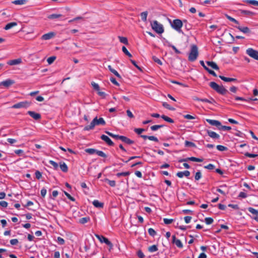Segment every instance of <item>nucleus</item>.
<instances>
[{"mask_svg":"<svg viewBox=\"0 0 258 258\" xmlns=\"http://www.w3.org/2000/svg\"><path fill=\"white\" fill-rule=\"evenodd\" d=\"M105 124L106 122L103 118L100 117L99 119H98L97 117L96 116L93 119V120L91 121V123L89 125L85 126L84 130L89 131L91 130H93L95 125H105Z\"/></svg>","mask_w":258,"mask_h":258,"instance_id":"nucleus-1","label":"nucleus"},{"mask_svg":"<svg viewBox=\"0 0 258 258\" xmlns=\"http://www.w3.org/2000/svg\"><path fill=\"white\" fill-rule=\"evenodd\" d=\"M209 86L211 88L220 94L225 95L228 92L227 90L226 89L223 85L220 86L214 82H210Z\"/></svg>","mask_w":258,"mask_h":258,"instance_id":"nucleus-2","label":"nucleus"},{"mask_svg":"<svg viewBox=\"0 0 258 258\" xmlns=\"http://www.w3.org/2000/svg\"><path fill=\"white\" fill-rule=\"evenodd\" d=\"M198 48L196 45L193 44L191 46V49L188 55V60L190 61H194L198 56Z\"/></svg>","mask_w":258,"mask_h":258,"instance_id":"nucleus-3","label":"nucleus"},{"mask_svg":"<svg viewBox=\"0 0 258 258\" xmlns=\"http://www.w3.org/2000/svg\"><path fill=\"white\" fill-rule=\"evenodd\" d=\"M152 28L157 33L162 34L164 32V28L162 24L156 20L153 21L151 23Z\"/></svg>","mask_w":258,"mask_h":258,"instance_id":"nucleus-4","label":"nucleus"},{"mask_svg":"<svg viewBox=\"0 0 258 258\" xmlns=\"http://www.w3.org/2000/svg\"><path fill=\"white\" fill-rule=\"evenodd\" d=\"M171 26L172 28L178 32L181 33L182 32L181 28L183 26V22L180 19H177L174 20L172 23L171 24Z\"/></svg>","mask_w":258,"mask_h":258,"instance_id":"nucleus-5","label":"nucleus"},{"mask_svg":"<svg viewBox=\"0 0 258 258\" xmlns=\"http://www.w3.org/2000/svg\"><path fill=\"white\" fill-rule=\"evenodd\" d=\"M31 104V102H29L28 101H25L22 102H18L16 104H15L12 106V108H27L29 107Z\"/></svg>","mask_w":258,"mask_h":258,"instance_id":"nucleus-6","label":"nucleus"},{"mask_svg":"<svg viewBox=\"0 0 258 258\" xmlns=\"http://www.w3.org/2000/svg\"><path fill=\"white\" fill-rule=\"evenodd\" d=\"M95 236L99 239L101 243H105L106 245H108L110 247V249L112 248V243L105 237L103 235H100L98 234H95Z\"/></svg>","mask_w":258,"mask_h":258,"instance_id":"nucleus-7","label":"nucleus"},{"mask_svg":"<svg viewBox=\"0 0 258 258\" xmlns=\"http://www.w3.org/2000/svg\"><path fill=\"white\" fill-rule=\"evenodd\" d=\"M246 53L250 57L258 60V51L251 48H249L246 51Z\"/></svg>","mask_w":258,"mask_h":258,"instance_id":"nucleus-8","label":"nucleus"},{"mask_svg":"<svg viewBox=\"0 0 258 258\" xmlns=\"http://www.w3.org/2000/svg\"><path fill=\"white\" fill-rule=\"evenodd\" d=\"M15 83V81L13 80L7 79L0 83L1 86H4L6 88H8L10 86L13 85Z\"/></svg>","mask_w":258,"mask_h":258,"instance_id":"nucleus-9","label":"nucleus"},{"mask_svg":"<svg viewBox=\"0 0 258 258\" xmlns=\"http://www.w3.org/2000/svg\"><path fill=\"white\" fill-rule=\"evenodd\" d=\"M27 113L35 120H39L41 118V116L40 113H36L33 111H28Z\"/></svg>","mask_w":258,"mask_h":258,"instance_id":"nucleus-10","label":"nucleus"},{"mask_svg":"<svg viewBox=\"0 0 258 258\" xmlns=\"http://www.w3.org/2000/svg\"><path fill=\"white\" fill-rule=\"evenodd\" d=\"M100 138L101 140L104 141L108 145L110 146H113L114 144L111 140V139L107 136L102 135L101 136Z\"/></svg>","mask_w":258,"mask_h":258,"instance_id":"nucleus-11","label":"nucleus"},{"mask_svg":"<svg viewBox=\"0 0 258 258\" xmlns=\"http://www.w3.org/2000/svg\"><path fill=\"white\" fill-rule=\"evenodd\" d=\"M206 121L210 123L211 125L216 126L219 130L221 126V123L218 120L206 119Z\"/></svg>","mask_w":258,"mask_h":258,"instance_id":"nucleus-12","label":"nucleus"},{"mask_svg":"<svg viewBox=\"0 0 258 258\" xmlns=\"http://www.w3.org/2000/svg\"><path fill=\"white\" fill-rule=\"evenodd\" d=\"M172 243L173 244H175L177 247L180 248H182L183 247V244H182L181 241L179 239H177L175 235H173L172 236Z\"/></svg>","mask_w":258,"mask_h":258,"instance_id":"nucleus-13","label":"nucleus"},{"mask_svg":"<svg viewBox=\"0 0 258 258\" xmlns=\"http://www.w3.org/2000/svg\"><path fill=\"white\" fill-rule=\"evenodd\" d=\"M55 34L54 32H51L45 34L41 36V39L42 40H49L53 38L55 36Z\"/></svg>","mask_w":258,"mask_h":258,"instance_id":"nucleus-14","label":"nucleus"},{"mask_svg":"<svg viewBox=\"0 0 258 258\" xmlns=\"http://www.w3.org/2000/svg\"><path fill=\"white\" fill-rule=\"evenodd\" d=\"M206 132L208 136L212 139H219L220 138L219 135H218V134L213 131L207 130Z\"/></svg>","mask_w":258,"mask_h":258,"instance_id":"nucleus-15","label":"nucleus"},{"mask_svg":"<svg viewBox=\"0 0 258 258\" xmlns=\"http://www.w3.org/2000/svg\"><path fill=\"white\" fill-rule=\"evenodd\" d=\"M236 28H237L240 31L243 32L245 34H250L251 33V32L249 28L247 27H241L240 26H236Z\"/></svg>","mask_w":258,"mask_h":258,"instance_id":"nucleus-16","label":"nucleus"},{"mask_svg":"<svg viewBox=\"0 0 258 258\" xmlns=\"http://www.w3.org/2000/svg\"><path fill=\"white\" fill-rule=\"evenodd\" d=\"M105 133L107 134L108 136H109L110 137L114 138V139H115L116 140H122V138H123V136H120V135H115L111 132H109L108 131H105Z\"/></svg>","mask_w":258,"mask_h":258,"instance_id":"nucleus-17","label":"nucleus"},{"mask_svg":"<svg viewBox=\"0 0 258 258\" xmlns=\"http://www.w3.org/2000/svg\"><path fill=\"white\" fill-rule=\"evenodd\" d=\"M21 62L22 59L21 58H18L16 59L9 60L7 62V64L10 66H14L20 64Z\"/></svg>","mask_w":258,"mask_h":258,"instance_id":"nucleus-18","label":"nucleus"},{"mask_svg":"<svg viewBox=\"0 0 258 258\" xmlns=\"http://www.w3.org/2000/svg\"><path fill=\"white\" fill-rule=\"evenodd\" d=\"M239 11L240 12L241 14L246 16H252L255 15V13L254 12L249 11L243 10H239Z\"/></svg>","mask_w":258,"mask_h":258,"instance_id":"nucleus-19","label":"nucleus"},{"mask_svg":"<svg viewBox=\"0 0 258 258\" xmlns=\"http://www.w3.org/2000/svg\"><path fill=\"white\" fill-rule=\"evenodd\" d=\"M140 137L145 140L148 139L150 141H154L156 142H158L159 141L158 138L154 136H148L146 135H141Z\"/></svg>","mask_w":258,"mask_h":258,"instance_id":"nucleus-20","label":"nucleus"},{"mask_svg":"<svg viewBox=\"0 0 258 258\" xmlns=\"http://www.w3.org/2000/svg\"><path fill=\"white\" fill-rule=\"evenodd\" d=\"M219 77L223 81L228 82H236L237 81V80L235 78H231L225 77L223 76L220 75Z\"/></svg>","mask_w":258,"mask_h":258,"instance_id":"nucleus-21","label":"nucleus"},{"mask_svg":"<svg viewBox=\"0 0 258 258\" xmlns=\"http://www.w3.org/2000/svg\"><path fill=\"white\" fill-rule=\"evenodd\" d=\"M208 66L211 67L213 69H215L216 70H219V68L218 66V65L214 61H208L206 62Z\"/></svg>","mask_w":258,"mask_h":258,"instance_id":"nucleus-22","label":"nucleus"},{"mask_svg":"<svg viewBox=\"0 0 258 258\" xmlns=\"http://www.w3.org/2000/svg\"><path fill=\"white\" fill-rule=\"evenodd\" d=\"M92 204L94 207L98 208H103L104 206L103 203L100 202L98 200H94Z\"/></svg>","mask_w":258,"mask_h":258,"instance_id":"nucleus-23","label":"nucleus"},{"mask_svg":"<svg viewBox=\"0 0 258 258\" xmlns=\"http://www.w3.org/2000/svg\"><path fill=\"white\" fill-rule=\"evenodd\" d=\"M121 141L127 145H132L135 143L133 140L127 138L125 136H123Z\"/></svg>","mask_w":258,"mask_h":258,"instance_id":"nucleus-24","label":"nucleus"},{"mask_svg":"<svg viewBox=\"0 0 258 258\" xmlns=\"http://www.w3.org/2000/svg\"><path fill=\"white\" fill-rule=\"evenodd\" d=\"M59 166L62 171L67 172L68 171V167L64 162H60Z\"/></svg>","mask_w":258,"mask_h":258,"instance_id":"nucleus-25","label":"nucleus"},{"mask_svg":"<svg viewBox=\"0 0 258 258\" xmlns=\"http://www.w3.org/2000/svg\"><path fill=\"white\" fill-rule=\"evenodd\" d=\"M108 68L109 69V70L112 73H113L115 76H116L117 78L120 79L121 78V76L120 75L118 74V73L114 69H113L111 66L110 65H109L108 66Z\"/></svg>","mask_w":258,"mask_h":258,"instance_id":"nucleus-26","label":"nucleus"},{"mask_svg":"<svg viewBox=\"0 0 258 258\" xmlns=\"http://www.w3.org/2000/svg\"><path fill=\"white\" fill-rule=\"evenodd\" d=\"M17 23L16 22H11V23L7 24L5 26L4 29L5 30H9V29L13 28V27L17 26Z\"/></svg>","mask_w":258,"mask_h":258,"instance_id":"nucleus-27","label":"nucleus"},{"mask_svg":"<svg viewBox=\"0 0 258 258\" xmlns=\"http://www.w3.org/2000/svg\"><path fill=\"white\" fill-rule=\"evenodd\" d=\"M89 217H85L79 219V223L82 224L87 223L90 221Z\"/></svg>","mask_w":258,"mask_h":258,"instance_id":"nucleus-28","label":"nucleus"},{"mask_svg":"<svg viewBox=\"0 0 258 258\" xmlns=\"http://www.w3.org/2000/svg\"><path fill=\"white\" fill-rule=\"evenodd\" d=\"M61 17H62V15H61V14H53L49 15L47 17V18L49 19H54L59 18Z\"/></svg>","mask_w":258,"mask_h":258,"instance_id":"nucleus-29","label":"nucleus"},{"mask_svg":"<svg viewBox=\"0 0 258 258\" xmlns=\"http://www.w3.org/2000/svg\"><path fill=\"white\" fill-rule=\"evenodd\" d=\"M27 0H15L12 2V3L15 5H22L26 3Z\"/></svg>","mask_w":258,"mask_h":258,"instance_id":"nucleus-30","label":"nucleus"},{"mask_svg":"<svg viewBox=\"0 0 258 258\" xmlns=\"http://www.w3.org/2000/svg\"><path fill=\"white\" fill-rule=\"evenodd\" d=\"M183 24H184L185 28L187 30H189L191 29V25L189 24L186 20H183L182 21Z\"/></svg>","mask_w":258,"mask_h":258,"instance_id":"nucleus-31","label":"nucleus"},{"mask_svg":"<svg viewBox=\"0 0 258 258\" xmlns=\"http://www.w3.org/2000/svg\"><path fill=\"white\" fill-rule=\"evenodd\" d=\"M243 2H244L247 4H251V5L258 7V1H255V0H244Z\"/></svg>","mask_w":258,"mask_h":258,"instance_id":"nucleus-32","label":"nucleus"},{"mask_svg":"<svg viewBox=\"0 0 258 258\" xmlns=\"http://www.w3.org/2000/svg\"><path fill=\"white\" fill-rule=\"evenodd\" d=\"M161 117L162 119H163L166 121H167L170 123L174 122V120L172 118L168 117L167 116H166L165 115H162L161 116Z\"/></svg>","mask_w":258,"mask_h":258,"instance_id":"nucleus-33","label":"nucleus"},{"mask_svg":"<svg viewBox=\"0 0 258 258\" xmlns=\"http://www.w3.org/2000/svg\"><path fill=\"white\" fill-rule=\"evenodd\" d=\"M147 15H148L147 11L143 12L141 13V17L142 20L143 21L146 22L147 21Z\"/></svg>","mask_w":258,"mask_h":258,"instance_id":"nucleus-34","label":"nucleus"},{"mask_svg":"<svg viewBox=\"0 0 258 258\" xmlns=\"http://www.w3.org/2000/svg\"><path fill=\"white\" fill-rule=\"evenodd\" d=\"M118 39L121 43H122L124 44H128V41L126 37L118 36Z\"/></svg>","mask_w":258,"mask_h":258,"instance_id":"nucleus-35","label":"nucleus"},{"mask_svg":"<svg viewBox=\"0 0 258 258\" xmlns=\"http://www.w3.org/2000/svg\"><path fill=\"white\" fill-rule=\"evenodd\" d=\"M162 105L165 108L170 110H175V108L173 107H171L169 104H168L167 102H163Z\"/></svg>","mask_w":258,"mask_h":258,"instance_id":"nucleus-36","label":"nucleus"},{"mask_svg":"<svg viewBox=\"0 0 258 258\" xmlns=\"http://www.w3.org/2000/svg\"><path fill=\"white\" fill-rule=\"evenodd\" d=\"M188 159H189V161L198 162H201L203 161V159L198 158L195 157H188Z\"/></svg>","mask_w":258,"mask_h":258,"instance_id":"nucleus-37","label":"nucleus"},{"mask_svg":"<svg viewBox=\"0 0 258 258\" xmlns=\"http://www.w3.org/2000/svg\"><path fill=\"white\" fill-rule=\"evenodd\" d=\"M247 209L251 214L255 215V216H258V210H256L252 207H249Z\"/></svg>","mask_w":258,"mask_h":258,"instance_id":"nucleus-38","label":"nucleus"},{"mask_svg":"<svg viewBox=\"0 0 258 258\" xmlns=\"http://www.w3.org/2000/svg\"><path fill=\"white\" fill-rule=\"evenodd\" d=\"M157 246L156 245H153L148 248V250L151 252H153L158 250Z\"/></svg>","mask_w":258,"mask_h":258,"instance_id":"nucleus-39","label":"nucleus"},{"mask_svg":"<svg viewBox=\"0 0 258 258\" xmlns=\"http://www.w3.org/2000/svg\"><path fill=\"white\" fill-rule=\"evenodd\" d=\"M225 17H226V18L227 19H228L229 21H231V22H234V23L236 24H239V22L238 21H237L236 19H235L234 18L231 17V16L228 15L227 14H225Z\"/></svg>","mask_w":258,"mask_h":258,"instance_id":"nucleus-40","label":"nucleus"},{"mask_svg":"<svg viewBox=\"0 0 258 258\" xmlns=\"http://www.w3.org/2000/svg\"><path fill=\"white\" fill-rule=\"evenodd\" d=\"M96 149H92V148H88V149H85V151L90 154V155H92V154H93L94 153H96Z\"/></svg>","mask_w":258,"mask_h":258,"instance_id":"nucleus-41","label":"nucleus"},{"mask_svg":"<svg viewBox=\"0 0 258 258\" xmlns=\"http://www.w3.org/2000/svg\"><path fill=\"white\" fill-rule=\"evenodd\" d=\"M201 101L206 102V103H211V104H213V103H214L215 102L214 99L212 98H211L210 99H206V98H204V99L202 98V100H201Z\"/></svg>","mask_w":258,"mask_h":258,"instance_id":"nucleus-42","label":"nucleus"},{"mask_svg":"<svg viewBox=\"0 0 258 258\" xmlns=\"http://www.w3.org/2000/svg\"><path fill=\"white\" fill-rule=\"evenodd\" d=\"M122 51L124 52V54H125V55H126L127 56H128V57H132V55L131 54V53L127 50V49H126V48L125 47V46H122Z\"/></svg>","mask_w":258,"mask_h":258,"instance_id":"nucleus-43","label":"nucleus"},{"mask_svg":"<svg viewBox=\"0 0 258 258\" xmlns=\"http://www.w3.org/2000/svg\"><path fill=\"white\" fill-rule=\"evenodd\" d=\"M185 146L186 147H196V145H195V143H194L191 142H190V141H185Z\"/></svg>","mask_w":258,"mask_h":258,"instance_id":"nucleus-44","label":"nucleus"},{"mask_svg":"<svg viewBox=\"0 0 258 258\" xmlns=\"http://www.w3.org/2000/svg\"><path fill=\"white\" fill-rule=\"evenodd\" d=\"M164 125H152L151 126V130L153 131H156L159 128H160L162 127H163Z\"/></svg>","mask_w":258,"mask_h":258,"instance_id":"nucleus-45","label":"nucleus"},{"mask_svg":"<svg viewBox=\"0 0 258 258\" xmlns=\"http://www.w3.org/2000/svg\"><path fill=\"white\" fill-rule=\"evenodd\" d=\"M130 174V172L129 171L127 172H119L117 173L116 174V176L118 177H120L121 176H128Z\"/></svg>","mask_w":258,"mask_h":258,"instance_id":"nucleus-46","label":"nucleus"},{"mask_svg":"<svg viewBox=\"0 0 258 258\" xmlns=\"http://www.w3.org/2000/svg\"><path fill=\"white\" fill-rule=\"evenodd\" d=\"M56 56H52L48 57L47 59V61L49 64H50L53 62V61L56 59Z\"/></svg>","mask_w":258,"mask_h":258,"instance_id":"nucleus-47","label":"nucleus"},{"mask_svg":"<svg viewBox=\"0 0 258 258\" xmlns=\"http://www.w3.org/2000/svg\"><path fill=\"white\" fill-rule=\"evenodd\" d=\"M105 181H107L109 185L111 187H114L116 185V182L114 180H111L106 178Z\"/></svg>","mask_w":258,"mask_h":258,"instance_id":"nucleus-48","label":"nucleus"},{"mask_svg":"<svg viewBox=\"0 0 258 258\" xmlns=\"http://www.w3.org/2000/svg\"><path fill=\"white\" fill-rule=\"evenodd\" d=\"M217 149L220 151H225L227 150V148L222 145H217L216 147Z\"/></svg>","mask_w":258,"mask_h":258,"instance_id":"nucleus-49","label":"nucleus"},{"mask_svg":"<svg viewBox=\"0 0 258 258\" xmlns=\"http://www.w3.org/2000/svg\"><path fill=\"white\" fill-rule=\"evenodd\" d=\"M145 130L141 128H136L134 129V132L138 135H141Z\"/></svg>","mask_w":258,"mask_h":258,"instance_id":"nucleus-50","label":"nucleus"},{"mask_svg":"<svg viewBox=\"0 0 258 258\" xmlns=\"http://www.w3.org/2000/svg\"><path fill=\"white\" fill-rule=\"evenodd\" d=\"M96 154L102 157L106 158L107 157L106 155L102 151H99L97 150Z\"/></svg>","mask_w":258,"mask_h":258,"instance_id":"nucleus-51","label":"nucleus"},{"mask_svg":"<svg viewBox=\"0 0 258 258\" xmlns=\"http://www.w3.org/2000/svg\"><path fill=\"white\" fill-rule=\"evenodd\" d=\"M205 221L207 224L209 225L213 222V219L211 217H207L205 219Z\"/></svg>","mask_w":258,"mask_h":258,"instance_id":"nucleus-52","label":"nucleus"},{"mask_svg":"<svg viewBox=\"0 0 258 258\" xmlns=\"http://www.w3.org/2000/svg\"><path fill=\"white\" fill-rule=\"evenodd\" d=\"M202 177V173L200 171H198L196 173L195 178L196 180H199Z\"/></svg>","mask_w":258,"mask_h":258,"instance_id":"nucleus-53","label":"nucleus"},{"mask_svg":"<svg viewBox=\"0 0 258 258\" xmlns=\"http://www.w3.org/2000/svg\"><path fill=\"white\" fill-rule=\"evenodd\" d=\"M148 233L150 235L154 237L156 234V232L152 228L148 229Z\"/></svg>","mask_w":258,"mask_h":258,"instance_id":"nucleus-54","label":"nucleus"},{"mask_svg":"<svg viewBox=\"0 0 258 258\" xmlns=\"http://www.w3.org/2000/svg\"><path fill=\"white\" fill-rule=\"evenodd\" d=\"M91 85L92 86H93V88L94 90H96V91H99L100 90V87L98 85V84H96V83L94 82H92L91 83Z\"/></svg>","mask_w":258,"mask_h":258,"instance_id":"nucleus-55","label":"nucleus"},{"mask_svg":"<svg viewBox=\"0 0 258 258\" xmlns=\"http://www.w3.org/2000/svg\"><path fill=\"white\" fill-rule=\"evenodd\" d=\"M244 155L245 156L249 157V158H254V157H256L258 156L257 154H251V153H249L248 152H246L244 154Z\"/></svg>","mask_w":258,"mask_h":258,"instance_id":"nucleus-56","label":"nucleus"},{"mask_svg":"<svg viewBox=\"0 0 258 258\" xmlns=\"http://www.w3.org/2000/svg\"><path fill=\"white\" fill-rule=\"evenodd\" d=\"M152 58H153V60L155 62H157L158 64H160V65L162 64V62L161 60L159 58L157 57L156 56H153L152 57Z\"/></svg>","mask_w":258,"mask_h":258,"instance_id":"nucleus-57","label":"nucleus"},{"mask_svg":"<svg viewBox=\"0 0 258 258\" xmlns=\"http://www.w3.org/2000/svg\"><path fill=\"white\" fill-rule=\"evenodd\" d=\"M49 163L50 164H51V165L53 166V168L55 169H57L58 165V164L56 162H54V161H52V160H50L49 161Z\"/></svg>","mask_w":258,"mask_h":258,"instance_id":"nucleus-58","label":"nucleus"},{"mask_svg":"<svg viewBox=\"0 0 258 258\" xmlns=\"http://www.w3.org/2000/svg\"><path fill=\"white\" fill-rule=\"evenodd\" d=\"M168 46L169 47H171L175 51V52L176 53V54H180L181 53V52L178 50L176 48V47L174 46V45H173L170 43H169L168 44Z\"/></svg>","mask_w":258,"mask_h":258,"instance_id":"nucleus-59","label":"nucleus"},{"mask_svg":"<svg viewBox=\"0 0 258 258\" xmlns=\"http://www.w3.org/2000/svg\"><path fill=\"white\" fill-rule=\"evenodd\" d=\"M231 129V127L229 126L222 125L221 124V126L220 127L219 130H226L229 131Z\"/></svg>","mask_w":258,"mask_h":258,"instance_id":"nucleus-60","label":"nucleus"},{"mask_svg":"<svg viewBox=\"0 0 258 258\" xmlns=\"http://www.w3.org/2000/svg\"><path fill=\"white\" fill-rule=\"evenodd\" d=\"M130 61L136 68H137L140 71H142V69L137 64L136 61L133 59H130Z\"/></svg>","mask_w":258,"mask_h":258,"instance_id":"nucleus-61","label":"nucleus"},{"mask_svg":"<svg viewBox=\"0 0 258 258\" xmlns=\"http://www.w3.org/2000/svg\"><path fill=\"white\" fill-rule=\"evenodd\" d=\"M35 174L36 178L37 179H40L41 178V177H42V173H41V172H40L38 170H36L35 171Z\"/></svg>","mask_w":258,"mask_h":258,"instance_id":"nucleus-62","label":"nucleus"},{"mask_svg":"<svg viewBox=\"0 0 258 258\" xmlns=\"http://www.w3.org/2000/svg\"><path fill=\"white\" fill-rule=\"evenodd\" d=\"M163 221L165 224H170L172 223V222L173 221V219L164 218L163 219Z\"/></svg>","mask_w":258,"mask_h":258,"instance_id":"nucleus-63","label":"nucleus"},{"mask_svg":"<svg viewBox=\"0 0 258 258\" xmlns=\"http://www.w3.org/2000/svg\"><path fill=\"white\" fill-rule=\"evenodd\" d=\"M57 241L60 245L64 244V242H65L64 240L62 238H61L60 237H57Z\"/></svg>","mask_w":258,"mask_h":258,"instance_id":"nucleus-64","label":"nucleus"}]
</instances>
